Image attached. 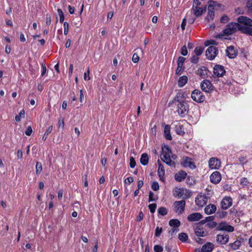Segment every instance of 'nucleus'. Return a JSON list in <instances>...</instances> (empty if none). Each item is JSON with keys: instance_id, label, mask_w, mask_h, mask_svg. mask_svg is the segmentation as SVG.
Returning a JSON list of instances; mask_svg holds the SVG:
<instances>
[{"instance_id": "obj_1", "label": "nucleus", "mask_w": 252, "mask_h": 252, "mask_svg": "<svg viewBox=\"0 0 252 252\" xmlns=\"http://www.w3.org/2000/svg\"><path fill=\"white\" fill-rule=\"evenodd\" d=\"M237 31L247 35V26L239 23H229L226 25V28L223 30V33L229 35L236 32Z\"/></svg>"}, {"instance_id": "obj_2", "label": "nucleus", "mask_w": 252, "mask_h": 252, "mask_svg": "<svg viewBox=\"0 0 252 252\" xmlns=\"http://www.w3.org/2000/svg\"><path fill=\"white\" fill-rule=\"evenodd\" d=\"M208 14L205 18V21L209 22L213 20L215 17L214 9L215 8H220L221 4L214 0H209L208 2Z\"/></svg>"}, {"instance_id": "obj_3", "label": "nucleus", "mask_w": 252, "mask_h": 252, "mask_svg": "<svg viewBox=\"0 0 252 252\" xmlns=\"http://www.w3.org/2000/svg\"><path fill=\"white\" fill-rule=\"evenodd\" d=\"M237 21L246 26L247 35L252 36V19L246 16H241L237 18Z\"/></svg>"}, {"instance_id": "obj_4", "label": "nucleus", "mask_w": 252, "mask_h": 252, "mask_svg": "<svg viewBox=\"0 0 252 252\" xmlns=\"http://www.w3.org/2000/svg\"><path fill=\"white\" fill-rule=\"evenodd\" d=\"M176 106V111L182 117L187 114L189 111V105L185 101H183L179 103L175 104Z\"/></svg>"}, {"instance_id": "obj_5", "label": "nucleus", "mask_w": 252, "mask_h": 252, "mask_svg": "<svg viewBox=\"0 0 252 252\" xmlns=\"http://www.w3.org/2000/svg\"><path fill=\"white\" fill-rule=\"evenodd\" d=\"M191 97L197 103H202L205 100V95L200 90L197 89H195L192 92Z\"/></svg>"}, {"instance_id": "obj_6", "label": "nucleus", "mask_w": 252, "mask_h": 252, "mask_svg": "<svg viewBox=\"0 0 252 252\" xmlns=\"http://www.w3.org/2000/svg\"><path fill=\"white\" fill-rule=\"evenodd\" d=\"M202 91L207 93H211L214 90V87L211 82L208 80H204L200 84Z\"/></svg>"}, {"instance_id": "obj_7", "label": "nucleus", "mask_w": 252, "mask_h": 252, "mask_svg": "<svg viewBox=\"0 0 252 252\" xmlns=\"http://www.w3.org/2000/svg\"><path fill=\"white\" fill-rule=\"evenodd\" d=\"M218 50L214 46H209L206 51V56L208 59L213 60L217 56Z\"/></svg>"}, {"instance_id": "obj_8", "label": "nucleus", "mask_w": 252, "mask_h": 252, "mask_svg": "<svg viewBox=\"0 0 252 252\" xmlns=\"http://www.w3.org/2000/svg\"><path fill=\"white\" fill-rule=\"evenodd\" d=\"M175 211L178 214H182L185 210L186 201L184 200L176 201L174 203Z\"/></svg>"}, {"instance_id": "obj_9", "label": "nucleus", "mask_w": 252, "mask_h": 252, "mask_svg": "<svg viewBox=\"0 0 252 252\" xmlns=\"http://www.w3.org/2000/svg\"><path fill=\"white\" fill-rule=\"evenodd\" d=\"M216 229L219 231H226L228 232H232L234 231V227L228 224L226 222H221L219 223Z\"/></svg>"}, {"instance_id": "obj_10", "label": "nucleus", "mask_w": 252, "mask_h": 252, "mask_svg": "<svg viewBox=\"0 0 252 252\" xmlns=\"http://www.w3.org/2000/svg\"><path fill=\"white\" fill-rule=\"evenodd\" d=\"M208 198L205 195H198L195 198V203L199 207H203L206 204Z\"/></svg>"}, {"instance_id": "obj_11", "label": "nucleus", "mask_w": 252, "mask_h": 252, "mask_svg": "<svg viewBox=\"0 0 252 252\" xmlns=\"http://www.w3.org/2000/svg\"><path fill=\"white\" fill-rule=\"evenodd\" d=\"M229 238V235L227 234H220L216 236V241L219 244L224 245L228 242Z\"/></svg>"}, {"instance_id": "obj_12", "label": "nucleus", "mask_w": 252, "mask_h": 252, "mask_svg": "<svg viewBox=\"0 0 252 252\" xmlns=\"http://www.w3.org/2000/svg\"><path fill=\"white\" fill-rule=\"evenodd\" d=\"M232 204V199L230 197H225L220 202V206L222 209L226 210Z\"/></svg>"}, {"instance_id": "obj_13", "label": "nucleus", "mask_w": 252, "mask_h": 252, "mask_svg": "<svg viewBox=\"0 0 252 252\" xmlns=\"http://www.w3.org/2000/svg\"><path fill=\"white\" fill-rule=\"evenodd\" d=\"M214 74L218 77H222L225 73V70L222 65L217 64L214 67Z\"/></svg>"}, {"instance_id": "obj_14", "label": "nucleus", "mask_w": 252, "mask_h": 252, "mask_svg": "<svg viewBox=\"0 0 252 252\" xmlns=\"http://www.w3.org/2000/svg\"><path fill=\"white\" fill-rule=\"evenodd\" d=\"M221 165V162L220 159L215 158H212L209 161V167L211 169H219Z\"/></svg>"}, {"instance_id": "obj_15", "label": "nucleus", "mask_w": 252, "mask_h": 252, "mask_svg": "<svg viewBox=\"0 0 252 252\" xmlns=\"http://www.w3.org/2000/svg\"><path fill=\"white\" fill-rule=\"evenodd\" d=\"M210 178L212 183L217 184L220 182L221 176L219 171H215L211 175Z\"/></svg>"}, {"instance_id": "obj_16", "label": "nucleus", "mask_w": 252, "mask_h": 252, "mask_svg": "<svg viewBox=\"0 0 252 252\" xmlns=\"http://www.w3.org/2000/svg\"><path fill=\"white\" fill-rule=\"evenodd\" d=\"M181 164L185 167H189L191 169H194L196 167L194 164L192 162L191 158L188 157L184 158Z\"/></svg>"}, {"instance_id": "obj_17", "label": "nucleus", "mask_w": 252, "mask_h": 252, "mask_svg": "<svg viewBox=\"0 0 252 252\" xmlns=\"http://www.w3.org/2000/svg\"><path fill=\"white\" fill-rule=\"evenodd\" d=\"M185 61V58L183 57H180L178 60V66L176 70V74L180 75L183 71V66L184 63Z\"/></svg>"}, {"instance_id": "obj_18", "label": "nucleus", "mask_w": 252, "mask_h": 252, "mask_svg": "<svg viewBox=\"0 0 252 252\" xmlns=\"http://www.w3.org/2000/svg\"><path fill=\"white\" fill-rule=\"evenodd\" d=\"M237 52L234 49L232 46L227 47L226 50V54L227 56L230 59H234L236 57Z\"/></svg>"}, {"instance_id": "obj_19", "label": "nucleus", "mask_w": 252, "mask_h": 252, "mask_svg": "<svg viewBox=\"0 0 252 252\" xmlns=\"http://www.w3.org/2000/svg\"><path fill=\"white\" fill-rule=\"evenodd\" d=\"M202 218V215L199 213H194L189 215L187 219L189 221H195L200 220Z\"/></svg>"}, {"instance_id": "obj_20", "label": "nucleus", "mask_w": 252, "mask_h": 252, "mask_svg": "<svg viewBox=\"0 0 252 252\" xmlns=\"http://www.w3.org/2000/svg\"><path fill=\"white\" fill-rule=\"evenodd\" d=\"M206 7L203 8L201 7H192L193 13L196 17L201 16L206 11Z\"/></svg>"}, {"instance_id": "obj_21", "label": "nucleus", "mask_w": 252, "mask_h": 252, "mask_svg": "<svg viewBox=\"0 0 252 252\" xmlns=\"http://www.w3.org/2000/svg\"><path fill=\"white\" fill-rule=\"evenodd\" d=\"M209 70L205 66H201L197 70V75H199L203 78H204L208 76V73Z\"/></svg>"}, {"instance_id": "obj_22", "label": "nucleus", "mask_w": 252, "mask_h": 252, "mask_svg": "<svg viewBox=\"0 0 252 252\" xmlns=\"http://www.w3.org/2000/svg\"><path fill=\"white\" fill-rule=\"evenodd\" d=\"M217 210L216 205L212 204H210L207 205L204 209L205 213L207 215H210L215 213Z\"/></svg>"}, {"instance_id": "obj_23", "label": "nucleus", "mask_w": 252, "mask_h": 252, "mask_svg": "<svg viewBox=\"0 0 252 252\" xmlns=\"http://www.w3.org/2000/svg\"><path fill=\"white\" fill-rule=\"evenodd\" d=\"M187 174L184 171H181L176 173L175 175V179L178 182H182L187 177Z\"/></svg>"}, {"instance_id": "obj_24", "label": "nucleus", "mask_w": 252, "mask_h": 252, "mask_svg": "<svg viewBox=\"0 0 252 252\" xmlns=\"http://www.w3.org/2000/svg\"><path fill=\"white\" fill-rule=\"evenodd\" d=\"M214 245L213 243L208 242L204 245L201 249L202 252H211L212 251Z\"/></svg>"}, {"instance_id": "obj_25", "label": "nucleus", "mask_w": 252, "mask_h": 252, "mask_svg": "<svg viewBox=\"0 0 252 252\" xmlns=\"http://www.w3.org/2000/svg\"><path fill=\"white\" fill-rule=\"evenodd\" d=\"M158 175L159 178L162 179V178H163L165 174L164 168L163 165L160 163L159 160H158Z\"/></svg>"}, {"instance_id": "obj_26", "label": "nucleus", "mask_w": 252, "mask_h": 252, "mask_svg": "<svg viewBox=\"0 0 252 252\" xmlns=\"http://www.w3.org/2000/svg\"><path fill=\"white\" fill-rule=\"evenodd\" d=\"M161 160L165 162L168 165L170 166H175V163L174 161L171 160L170 156H163L162 158H161Z\"/></svg>"}, {"instance_id": "obj_27", "label": "nucleus", "mask_w": 252, "mask_h": 252, "mask_svg": "<svg viewBox=\"0 0 252 252\" xmlns=\"http://www.w3.org/2000/svg\"><path fill=\"white\" fill-rule=\"evenodd\" d=\"M164 133L165 138L168 140H171L172 139L170 134V126L168 125H166L164 129Z\"/></svg>"}, {"instance_id": "obj_28", "label": "nucleus", "mask_w": 252, "mask_h": 252, "mask_svg": "<svg viewBox=\"0 0 252 252\" xmlns=\"http://www.w3.org/2000/svg\"><path fill=\"white\" fill-rule=\"evenodd\" d=\"M194 232L198 237H204L207 235V232L204 231L202 228L197 226L194 229Z\"/></svg>"}, {"instance_id": "obj_29", "label": "nucleus", "mask_w": 252, "mask_h": 252, "mask_svg": "<svg viewBox=\"0 0 252 252\" xmlns=\"http://www.w3.org/2000/svg\"><path fill=\"white\" fill-rule=\"evenodd\" d=\"M140 162L143 165H146L148 164L149 162V157L146 153H143L142 154L140 158Z\"/></svg>"}, {"instance_id": "obj_30", "label": "nucleus", "mask_w": 252, "mask_h": 252, "mask_svg": "<svg viewBox=\"0 0 252 252\" xmlns=\"http://www.w3.org/2000/svg\"><path fill=\"white\" fill-rule=\"evenodd\" d=\"M188 78L186 76L180 77L178 80V86L180 87H183L187 83Z\"/></svg>"}, {"instance_id": "obj_31", "label": "nucleus", "mask_w": 252, "mask_h": 252, "mask_svg": "<svg viewBox=\"0 0 252 252\" xmlns=\"http://www.w3.org/2000/svg\"><path fill=\"white\" fill-rule=\"evenodd\" d=\"M184 101L183 95H181V93H178L176 96L174 97L172 102L173 103L176 104Z\"/></svg>"}, {"instance_id": "obj_32", "label": "nucleus", "mask_w": 252, "mask_h": 252, "mask_svg": "<svg viewBox=\"0 0 252 252\" xmlns=\"http://www.w3.org/2000/svg\"><path fill=\"white\" fill-rule=\"evenodd\" d=\"M162 156H170L171 154V150L167 145H164L162 147Z\"/></svg>"}, {"instance_id": "obj_33", "label": "nucleus", "mask_w": 252, "mask_h": 252, "mask_svg": "<svg viewBox=\"0 0 252 252\" xmlns=\"http://www.w3.org/2000/svg\"><path fill=\"white\" fill-rule=\"evenodd\" d=\"M176 132L180 135H183L185 134L184 127L183 125L176 126L175 127Z\"/></svg>"}, {"instance_id": "obj_34", "label": "nucleus", "mask_w": 252, "mask_h": 252, "mask_svg": "<svg viewBox=\"0 0 252 252\" xmlns=\"http://www.w3.org/2000/svg\"><path fill=\"white\" fill-rule=\"evenodd\" d=\"M169 224L172 227L178 228L180 225V221L177 219H172L169 221Z\"/></svg>"}, {"instance_id": "obj_35", "label": "nucleus", "mask_w": 252, "mask_h": 252, "mask_svg": "<svg viewBox=\"0 0 252 252\" xmlns=\"http://www.w3.org/2000/svg\"><path fill=\"white\" fill-rule=\"evenodd\" d=\"M241 245V242L239 240H236L234 242L229 244L231 248L233 250L238 249Z\"/></svg>"}, {"instance_id": "obj_36", "label": "nucleus", "mask_w": 252, "mask_h": 252, "mask_svg": "<svg viewBox=\"0 0 252 252\" xmlns=\"http://www.w3.org/2000/svg\"><path fill=\"white\" fill-rule=\"evenodd\" d=\"M188 238V235L185 233H181L179 234V239L183 242H186Z\"/></svg>"}, {"instance_id": "obj_37", "label": "nucleus", "mask_w": 252, "mask_h": 252, "mask_svg": "<svg viewBox=\"0 0 252 252\" xmlns=\"http://www.w3.org/2000/svg\"><path fill=\"white\" fill-rule=\"evenodd\" d=\"M36 174H39L42 170V164L41 162H37L35 166Z\"/></svg>"}, {"instance_id": "obj_38", "label": "nucleus", "mask_w": 252, "mask_h": 252, "mask_svg": "<svg viewBox=\"0 0 252 252\" xmlns=\"http://www.w3.org/2000/svg\"><path fill=\"white\" fill-rule=\"evenodd\" d=\"M158 213L162 216H165L167 213V210L165 207H161L158 209Z\"/></svg>"}, {"instance_id": "obj_39", "label": "nucleus", "mask_w": 252, "mask_h": 252, "mask_svg": "<svg viewBox=\"0 0 252 252\" xmlns=\"http://www.w3.org/2000/svg\"><path fill=\"white\" fill-rule=\"evenodd\" d=\"M203 48L202 47H197L195 48L194 52L196 56H198L202 54L203 53Z\"/></svg>"}, {"instance_id": "obj_40", "label": "nucleus", "mask_w": 252, "mask_h": 252, "mask_svg": "<svg viewBox=\"0 0 252 252\" xmlns=\"http://www.w3.org/2000/svg\"><path fill=\"white\" fill-rule=\"evenodd\" d=\"M63 32L65 35H67L68 32L69 24L67 22H65L63 23Z\"/></svg>"}, {"instance_id": "obj_41", "label": "nucleus", "mask_w": 252, "mask_h": 252, "mask_svg": "<svg viewBox=\"0 0 252 252\" xmlns=\"http://www.w3.org/2000/svg\"><path fill=\"white\" fill-rule=\"evenodd\" d=\"M149 209L152 213H154L157 208V204L156 203L150 204L148 206Z\"/></svg>"}, {"instance_id": "obj_42", "label": "nucleus", "mask_w": 252, "mask_h": 252, "mask_svg": "<svg viewBox=\"0 0 252 252\" xmlns=\"http://www.w3.org/2000/svg\"><path fill=\"white\" fill-rule=\"evenodd\" d=\"M206 225L210 228H213L217 227L218 223L215 221L209 222L207 223Z\"/></svg>"}, {"instance_id": "obj_43", "label": "nucleus", "mask_w": 252, "mask_h": 252, "mask_svg": "<svg viewBox=\"0 0 252 252\" xmlns=\"http://www.w3.org/2000/svg\"><path fill=\"white\" fill-rule=\"evenodd\" d=\"M247 7L248 8V12L249 13H252V0H248Z\"/></svg>"}, {"instance_id": "obj_44", "label": "nucleus", "mask_w": 252, "mask_h": 252, "mask_svg": "<svg viewBox=\"0 0 252 252\" xmlns=\"http://www.w3.org/2000/svg\"><path fill=\"white\" fill-rule=\"evenodd\" d=\"M157 199V198L155 197L154 193L150 191L149 195V202L156 201Z\"/></svg>"}, {"instance_id": "obj_45", "label": "nucleus", "mask_w": 252, "mask_h": 252, "mask_svg": "<svg viewBox=\"0 0 252 252\" xmlns=\"http://www.w3.org/2000/svg\"><path fill=\"white\" fill-rule=\"evenodd\" d=\"M249 183V182L246 178H242L240 180V184L243 186H246Z\"/></svg>"}, {"instance_id": "obj_46", "label": "nucleus", "mask_w": 252, "mask_h": 252, "mask_svg": "<svg viewBox=\"0 0 252 252\" xmlns=\"http://www.w3.org/2000/svg\"><path fill=\"white\" fill-rule=\"evenodd\" d=\"M162 231V228L161 227H157L155 230V235L156 237H159Z\"/></svg>"}, {"instance_id": "obj_47", "label": "nucleus", "mask_w": 252, "mask_h": 252, "mask_svg": "<svg viewBox=\"0 0 252 252\" xmlns=\"http://www.w3.org/2000/svg\"><path fill=\"white\" fill-rule=\"evenodd\" d=\"M217 215H218L219 217L220 218H223L225 217L227 215V212H224V211H218L217 213Z\"/></svg>"}, {"instance_id": "obj_48", "label": "nucleus", "mask_w": 252, "mask_h": 252, "mask_svg": "<svg viewBox=\"0 0 252 252\" xmlns=\"http://www.w3.org/2000/svg\"><path fill=\"white\" fill-rule=\"evenodd\" d=\"M136 165V162L134 158L133 157H130V163L129 166L131 168H134Z\"/></svg>"}, {"instance_id": "obj_49", "label": "nucleus", "mask_w": 252, "mask_h": 252, "mask_svg": "<svg viewBox=\"0 0 252 252\" xmlns=\"http://www.w3.org/2000/svg\"><path fill=\"white\" fill-rule=\"evenodd\" d=\"M229 20V17L226 15H223L220 18V21L221 23H226Z\"/></svg>"}, {"instance_id": "obj_50", "label": "nucleus", "mask_w": 252, "mask_h": 252, "mask_svg": "<svg viewBox=\"0 0 252 252\" xmlns=\"http://www.w3.org/2000/svg\"><path fill=\"white\" fill-rule=\"evenodd\" d=\"M151 188L154 190H158L159 189V185L158 183L157 182H153L152 184Z\"/></svg>"}, {"instance_id": "obj_51", "label": "nucleus", "mask_w": 252, "mask_h": 252, "mask_svg": "<svg viewBox=\"0 0 252 252\" xmlns=\"http://www.w3.org/2000/svg\"><path fill=\"white\" fill-rule=\"evenodd\" d=\"M154 250L156 252H162L163 248L159 245H155L154 247Z\"/></svg>"}, {"instance_id": "obj_52", "label": "nucleus", "mask_w": 252, "mask_h": 252, "mask_svg": "<svg viewBox=\"0 0 252 252\" xmlns=\"http://www.w3.org/2000/svg\"><path fill=\"white\" fill-rule=\"evenodd\" d=\"M181 53L183 56H186L188 54V50L186 45H184L182 47Z\"/></svg>"}, {"instance_id": "obj_53", "label": "nucleus", "mask_w": 252, "mask_h": 252, "mask_svg": "<svg viewBox=\"0 0 252 252\" xmlns=\"http://www.w3.org/2000/svg\"><path fill=\"white\" fill-rule=\"evenodd\" d=\"M134 181L133 178L132 177H127L126 179L125 180V183L126 184H130L131 183H132Z\"/></svg>"}, {"instance_id": "obj_54", "label": "nucleus", "mask_w": 252, "mask_h": 252, "mask_svg": "<svg viewBox=\"0 0 252 252\" xmlns=\"http://www.w3.org/2000/svg\"><path fill=\"white\" fill-rule=\"evenodd\" d=\"M183 191H184V190H183ZM175 191L176 192V196L180 198L183 196V193L182 192V190L181 189H177Z\"/></svg>"}, {"instance_id": "obj_55", "label": "nucleus", "mask_w": 252, "mask_h": 252, "mask_svg": "<svg viewBox=\"0 0 252 252\" xmlns=\"http://www.w3.org/2000/svg\"><path fill=\"white\" fill-rule=\"evenodd\" d=\"M199 58L198 56L193 55L190 59V61L193 63H197L198 62Z\"/></svg>"}, {"instance_id": "obj_56", "label": "nucleus", "mask_w": 252, "mask_h": 252, "mask_svg": "<svg viewBox=\"0 0 252 252\" xmlns=\"http://www.w3.org/2000/svg\"><path fill=\"white\" fill-rule=\"evenodd\" d=\"M90 70L89 68L88 67L87 70L86 72L84 73V78L85 80H89L90 79V77L89 76Z\"/></svg>"}, {"instance_id": "obj_57", "label": "nucleus", "mask_w": 252, "mask_h": 252, "mask_svg": "<svg viewBox=\"0 0 252 252\" xmlns=\"http://www.w3.org/2000/svg\"><path fill=\"white\" fill-rule=\"evenodd\" d=\"M139 57L136 53L133 55L132 60L133 63H136L139 61Z\"/></svg>"}, {"instance_id": "obj_58", "label": "nucleus", "mask_w": 252, "mask_h": 252, "mask_svg": "<svg viewBox=\"0 0 252 252\" xmlns=\"http://www.w3.org/2000/svg\"><path fill=\"white\" fill-rule=\"evenodd\" d=\"M32 132V128L31 126H28L25 131V133L28 136H30Z\"/></svg>"}, {"instance_id": "obj_59", "label": "nucleus", "mask_w": 252, "mask_h": 252, "mask_svg": "<svg viewBox=\"0 0 252 252\" xmlns=\"http://www.w3.org/2000/svg\"><path fill=\"white\" fill-rule=\"evenodd\" d=\"M217 42L215 40H207L205 42V45L206 46H209L211 44H217Z\"/></svg>"}, {"instance_id": "obj_60", "label": "nucleus", "mask_w": 252, "mask_h": 252, "mask_svg": "<svg viewBox=\"0 0 252 252\" xmlns=\"http://www.w3.org/2000/svg\"><path fill=\"white\" fill-rule=\"evenodd\" d=\"M41 67H42V72H41V76H44L46 72V67L45 65V64L42 63H41Z\"/></svg>"}, {"instance_id": "obj_61", "label": "nucleus", "mask_w": 252, "mask_h": 252, "mask_svg": "<svg viewBox=\"0 0 252 252\" xmlns=\"http://www.w3.org/2000/svg\"><path fill=\"white\" fill-rule=\"evenodd\" d=\"M201 2L199 0H194L192 6L200 7Z\"/></svg>"}, {"instance_id": "obj_62", "label": "nucleus", "mask_w": 252, "mask_h": 252, "mask_svg": "<svg viewBox=\"0 0 252 252\" xmlns=\"http://www.w3.org/2000/svg\"><path fill=\"white\" fill-rule=\"evenodd\" d=\"M206 220L207 221V222L208 223L209 222H212L214 220V217L213 216H209L208 217H206L205 218Z\"/></svg>"}, {"instance_id": "obj_63", "label": "nucleus", "mask_w": 252, "mask_h": 252, "mask_svg": "<svg viewBox=\"0 0 252 252\" xmlns=\"http://www.w3.org/2000/svg\"><path fill=\"white\" fill-rule=\"evenodd\" d=\"M53 127L52 126H50L46 130L45 135H48L49 133L51 132L52 131Z\"/></svg>"}, {"instance_id": "obj_64", "label": "nucleus", "mask_w": 252, "mask_h": 252, "mask_svg": "<svg viewBox=\"0 0 252 252\" xmlns=\"http://www.w3.org/2000/svg\"><path fill=\"white\" fill-rule=\"evenodd\" d=\"M23 156V153L21 150H19L17 151V157L18 158H22Z\"/></svg>"}]
</instances>
